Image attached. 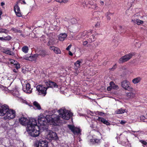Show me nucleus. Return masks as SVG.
I'll use <instances>...</instances> for the list:
<instances>
[{
    "label": "nucleus",
    "mask_w": 147,
    "mask_h": 147,
    "mask_svg": "<svg viewBox=\"0 0 147 147\" xmlns=\"http://www.w3.org/2000/svg\"><path fill=\"white\" fill-rule=\"evenodd\" d=\"M38 124L40 126V128L43 130H47L48 129V123H50L51 124L54 125H58L60 121L59 117L56 116L53 118L48 115L46 117H43L38 118Z\"/></svg>",
    "instance_id": "obj_1"
},
{
    "label": "nucleus",
    "mask_w": 147,
    "mask_h": 147,
    "mask_svg": "<svg viewBox=\"0 0 147 147\" xmlns=\"http://www.w3.org/2000/svg\"><path fill=\"white\" fill-rule=\"evenodd\" d=\"M30 124H28L27 127V131L29 136L35 138L38 136L40 134L39 129L38 130L35 129V127H38L37 125V121L35 119H31L30 120Z\"/></svg>",
    "instance_id": "obj_2"
},
{
    "label": "nucleus",
    "mask_w": 147,
    "mask_h": 147,
    "mask_svg": "<svg viewBox=\"0 0 147 147\" xmlns=\"http://www.w3.org/2000/svg\"><path fill=\"white\" fill-rule=\"evenodd\" d=\"M58 112L60 115V116H58L59 118H60V117H61L62 118L65 120L69 119L72 117L73 115L72 113L65 109H61L58 110Z\"/></svg>",
    "instance_id": "obj_3"
},
{
    "label": "nucleus",
    "mask_w": 147,
    "mask_h": 147,
    "mask_svg": "<svg viewBox=\"0 0 147 147\" xmlns=\"http://www.w3.org/2000/svg\"><path fill=\"white\" fill-rule=\"evenodd\" d=\"M6 114V115L4 117V118L5 120L13 119L16 116V114L15 111L11 109H9V107Z\"/></svg>",
    "instance_id": "obj_4"
},
{
    "label": "nucleus",
    "mask_w": 147,
    "mask_h": 147,
    "mask_svg": "<svg viewBox=\"0 0 147 147\" xmlns=\"http://www.w3.org/2000/svg\"><path fill=\"white\" fill-rule=\"evenodd\" d=\"M37 90L38 92V94L45 96L47 94V87H45L42 85H38L36 87Z\"/></svg>",
    "instance_id": "obj_5"
},
{
    "label": "nucleus",
    "mask_w": 147,
    "mask_h": 147,
    "mask_svg": "<svg viewBox=\"0 0 147 147\" xmlns=\"http://www.w3.org/2000/svg\"><path fill=\"white\" fill-rule=\"evenodd\" d=\"M68 127L74 135L80 136L81 135V130L80 128L72 125H68Z\"/></svg>",
    "instance_id": "obj_6"
},
{
    "label": "nucleus",
    "mask_w": 147,
    "mask_h": 147,
    "mask_svg": "<svg viewBox=\"0 0 147 147\" xmlns=\"http://www.w3.org/2000/svg\"><path fill=\"white\" fill-rule=\"evenodd\" d=\"M34 147H47L48 142L46 140H37L34 144Z\"/></svg>",
    "instance_id": "obj_7"
},
{
    "label": "nucleus",
    "mask_w": 147,
    "mask_h": 147,
    "mask_svg": "<svg viewBox=\"0 0 147 147\" xmlns=\"http://www.w3.org/2000/svg\"><path fill=\"white\" fill-rule=\"evenodd\" d=\"M121 86L125 90L132 91L133 88L131 86L129 82L126 80L123 81L121 83Z\"/></svg>",
    "instance_id": "obj_8"
},
{
    "label": "nucleus",
    "mask_w": 147,
    "mask_h": 147,
    "mask_svg": "<svg viewBox=\"0 0 147 147\" xmlns=\"http://www.w3.org/2000/svg\"><path fill=\"white\" fill-rule=\"evenodd\" d=\"M133 55L132 53H130L122 57L119 59V63H121L127 61L132 57Z\"/></svg>",
    "instance_id": "obj_9"
},
{
    "label": "nucleus",
    "mask_w": 147,
    "mask_h": 147,
    "mask_svg": "<svg viewBox=\"0 0 147 147\" xmlns=\"http://www.w3.org/2000/svg\"><path fill=\"white\" fill-rule=\"evenodd\" d=\"M8 107V106L6 105L0 104V116H3L6 114Z\"/></svg>",
    "instance_id": "obj_10"
},
{
    "label": "nucleus",
    "mask_w": 147,
    "mask_h": 147,
    "mask_svg": "<svg viewBox=\"0 0 147 147\" xmlns=\"http://www.w3.org/2000/svg\"><path fill=\"white\" fill-rule=\"evenodd\" d=\"M33 118H30L29 120L26 117H22L20 118H19V121L20 123L23 125H27V127L28 124H30V120Z\"/></svg>",
    "instance_id": "obj_11"
},
{
    "label": "nucleus",
    "mask_w": 147,
    "mask_h": 147,
    "mask_svg": "<svg viewBox=\"0 0 147 147\" xmlns=\"http://www.w3.org/2000/svg\"><path fill=\"white\" fill-rule=\"evenodd\" d=\"M47 137L50 140H57L58 138L56 132L51 131L47 135Z\"/></svg>",
    "instance_id": "obj_12"
},
{
    "label": "nucleus",
    "mask_w": 147,
    "mask_h": 147,
    "mask_svg": "<svg viewBox=\"0 0 147 147\" xmlns=\"http://www.w3.org/2000/svg\"><path fill=\"white\" fill-rule=\"evenodd\" d=\"M45 84L47 88H53L58 87V85L56 83L51 81H48L46 82Z\"/></svg>",
    "instance_id": "obj_13"
},
{
    "label": "nucleus",
    "mask_w": 147,
    "mask_h": 147,
    "mask_svg": "<svg viewBox=\"0 0 147 147\" xmlns=\"http://www.w3.org/2000/svg\"><path fill=\"white\" fill-rule=\"evenodd\" d=\"M25 84V87L23 86V90L24 92L27 93H31L32 92V89L31 88L30 84L29 83H27Z\"/></svg>",
    "instance_id": "obj_14"
},
{
    "label": "nucleus",
    "mask_w": 147,
    "mask_h": 147,
    "mask_svg": "<svg viewBox=\"0 0 147 147\" xmlns=\"http://www.w3.org/2000/svg\"><path fill=\"white\" fill-rule=\"evenodd\" d=\"M96 119L99 122H101L107 125H109L110 124V123L105 118L97 116H96Z\"/></svg>",
    "instance_id": "obj_15"
},
{
    "label": "nucleus",
    "mask_w": 147,
    "mask_h": 147,
    "mask_svg": "<svg viewBox=\"0 0 147 147\" xmlns=\"http://www.w3.org/2000/svg\"><path fill=\"white\" fill-rule=\"evenodd\" d=\"M18 3H17L14 6V10L16 16L18 17H20L22 16V14L21 13L20 7L18 5Z\"/></svg>",
    "instance_id": "obj_16"
},
{
    "label": "nucleus",
    "mask_w": 147,
    "mask_h": 147,
    "mask_svg": "<svg viewBox=\"0 0 147 147\" xmlns=\"http://www.w3.org/2000/svg\"><path fill=\"white\" fill-rule=\"evenodd\" d=\"M51 50H53L56 54H61V51L58 47L54 46H50L49 48Z\"/></svg>",
    "instance_id": "obj_17"
},
{
    "label": "nucleus",
    "mask_w": 147,
    "mask_h": 147,
    "mask_svg": "<svg viewBox=\"0 0 147 147\" xmlns=\"http://www.w3.org/2000/svg\"><path fill=\"white\" fill-rule=\"evenodd\" d=\"M88 33L87 31H85L79 34L80 38H83L84 39H86V38H88Z\"/></svg>",
    "instance_id": "obj_18"
},
{
    "label": "nucleus",
    "mask_w": 147,
    "mask_h": 147,
    "mask_svg": "<svg viewBox=\"0 0 147 147\" xmlns=\"http://www.w3.org/2000/svg\"><path fill=\"white\" fill-rule=\"evenodd\" d=\"M129 91L131 92L127 94V97L128 98H131L135 97L136 95V93L135 90L133 89V90Z\"/></svg>",
    "instance_id": "obj_19"
},
{
    "label": "nucleus",
    "mask_w": 147,
    "mask_h": 147,
    "mask_svg": "<svg viewBox=\"0 0 147 147\" xmlns=\"http://www.w3.org/2000/svg\"><path fill=\"white\" fill-rule=\"evenodd\" d=\"M38 57V54H35L32 55H30L29 61H36Z\"/></svg>",
    "instance_id": "obj_20"
},
{
    "label": "nucleus",
    "mask_w": 147,
    "mask_h": 147,
    "mask_svg": "<svg viewBox=\"0 0 147 147\" xmlns=\"http://www.w3.org/2000/svg\"><path fill=\"white\" fill-rule=\"evenodd\" d=\"M83 62V60L82 59H80L78 60L74 63L75 67H76V68L78 69L80 66V64L82 63Z\"/></svg>",
    "instance_id": "obj_21"
},
{
    "label": "nucleus",
    "mask_w": 147,
    "mask_h": 147,
    "mask_svg": "<svg viewBox=\"0 0 147 147\" xmlns=\"http://www.w3.org/2000/svg\"><path fill=\"white\" fill-rule=\"evenodd\" d=\"M12 95L16 97L20 98V94L19 92L16 89L13 90L12 92Z\"/></svg>",
    "instance_id": "obj_22"
},
{
    "label": "nucleus",
    "mask_w": 147,
    "mask_h": 147,
    "mask_svg": "<svg viewBox=\"0 0 147 147\" xmlns=\"http://www.w3.org/2000/svg\"><path fill=\"white\" fill-rule=\"evenodd\" d=\"M67 36V35L65 33L61 34L59 35L58 38L59 40L63 41L64 40Z\"/></svg>",
    "instance_id": "obj_23"
},
{
    "label": "nucleus",
    "mask_w": 147,
    "mask_h": 147,
    "mask_svg": "<svg viewBox=\"0 0 147 147\" xmlns=\"http://www.w3.org/2000/svg\"><path fill=\"white\" fill-rule=\"evenodd\" d=\"M39 53V54H38V56H40L42 57H44L47 55L46 51L44 50H40Z\"/></svg>",
    "instance_id": "obj_24"
},
{
    "label": "nucleus",
    "mask_w": 147,
    "mask_h": 147,
    "mask_svg": "<svg viewBox=\"0 0 147 147\" xmlns=\"http://www.w3.org/2000/svg\"><path fill=\"white\" fill-rule=\"evenodd\" d=\"M141 80V78L140 77H137L134 79L132 80V82L134 84H136L139 82Z\"/></svg>",
    "instance_id": "obj_25"
},
{
    "label": "nucleus",
    "mask_w": 147,
    "mask_h": 147,
    "mask_svg": "<svg viewBox=\"0 0 147 147\" xmlns=\"http://www.w3.org/2000/svg\"><path fill=\"white\" fill-rule=\"evenodd\" d=\"M96 39L95 37V35L94 34H92L90 36L88 40L90 42H91L94 41Z\"/></svg>",
    "instance_id": "obj_26"
},
{
    "label": "nucleus",
    "mask_w": 147,
    "mask_h": 147,
    "mask_svg": "<svg viewBox=\"0 0 147 147\" xmlns=\"http://www.w3.org/2000/svg\"><path fill=\"white\" fill-rule=\"evenodd\" d=\"M110 85L111 86L113 89H117L118 88V86L115 85L113 82H111L110 83Z\"/></svg>",
    "instance_id": "obj_27"
},
{
    "label": "nucleus",
    "mask_w": 147,
    "mask_h": 147,
    "mask_svg": "<svg viewBox=\"0 0 147 147\" xmlns=\"http://www.w3.org/2000/svg\"><path fill=\"white\" fill-rule=\"evenodd\" d=\"M33 105L36 107L37 109L40 110L41 107L40 104L36 101H35L33 102Z\"/></svg>",
    "instance_id": "obj_28"
},
{
    "label": "nucleus",
    "mask_w": 147,
    "mask_h": 147,
    "mask_svg": "<svg viewBox=\"0 0 147 147\" xmlns=\"http://www.w3.org/2000/svg\"><path fill=\"white\" fill-rule=\"evenodd\" d=\"M125 109H123L122 108L120 109L115 111L116 114H122L125 112Z\"/></svg>",
    "instance_id": "obj_29"
},
{
    "label": "nucleus",
    "mask_w": 147,
    "mask_h": 147,
    "mask_svg": "<svg viewBox=\"0 0 147 147\" xmlns=\"http://www.w3.org/2000/svg\"><path fill=\"white\" fill-rule=\"evenodd\" d=\"M28 48L27 46H24L22 48V51L25 53H27L28 51Z\"/></svg>",
    "instance_id": "obj_30"
},
{
    "label": "nucleus",
    "mask_w": 147,
    "mask_h": 147,
    "mask_svg": "<svg viewBox=\"0 0 147 147\" xmlns=\"http://www.w3.org/2000/svg\"><path fill=\"white\" fill-rule=\"evenodd\" d=\"M77 25L79 26V27H80V25L77 24L73 25L72 27V29H74V32L78 31L79 29V27H78Z\"/></svg>",
    "instance_id": "obj_31"
},
{
    "label": "nucleus",
    "mask_w": 147,
    "mask_h": 147,
    "mask_svg": "<svg viewBox=\"0 0 147 147\" xmlns=\"http://www.w3.org/2000/svg\"><path fill=\"white\" fill-rule=\"evenodd\" d=\"M87 0H82L81 1V3L82 5H83L84 7L86 6H87Z\"/></svg>",
    "instance_id": "obj_32"
},
{
    "label": "nucleus",
    "mask_w": 147,
    "mask_h": 147,
    "mask_svg": "<svg viewBox=\"0 0 147 147\" xmlns=\"http://www.w3.org/2000/svg\"><path fill=\"white\" fill-rule=\"evenodd\" d=\"M77 22V20L74 18L71 19L70 20V22L72 24H76Z\"/></svg>",
    "instance_id": "obj_33"
},
{
    "label": "nucleus",
    "mask_w": 147,
    "mask_h": 147,
    "mask_svg": "<svg viewBox=\"0 0 147 147\" xmlns=\"http://www.w3.org/2000/svg\"><path fill=\"white\" fill-rule=\"evenodd\" d=\"M107 16L106 17L107 19V20H110L111 19V18L110 17V15L111 14H113L109 12H107L106 13Z\"/></svg>",
    "instance_id": "obj_34"
},
{
    "label": "nucleus",
    "mask_w": 147,
    "mask_h": 147,
    "mask_svg": "<svg viewBox=\"0 0 147 147\" xmlns=\"http://www.w3.org/2000/svg\"><path fill=\"white\" fill-rule=\"evenodd\" d=\"M91 8L94 10H99L100 9L99 7H98L96 4L92 5Z\"/></svg>",
    "instance_id": "obj_35"
},
{
    "label": "nucleus",
    "mask_w": 147,
    "mask_h": 147,
    "mask_svg": "<svg viewBox=\"0 0 147 147\" xmlns=\"http://www.w3.org/2000/svg\"><path fill=\"white\" fill-rule=\"evenodd\" d=\"M136 20V24H137L138 25H140L141 24H143L144 22L141 20H140L139 19H137Z\"/></svg>",
    "instance_id": "obj_36"
},
{
    "label": "nucleus",
    "mask_w": 147,
    "mask_h": 147,
    "mask_svg": "<svg viewBox=\"0 0 147 147\" xmlns=\"http://www.w3.org/2000/svg\"><path fill=\"white\" fill-rule=\"evenodd\" d=\"M55 44V42L54 41H53L51 40H49L47 44V45L48 46L51 45H53Z\"/></svg>",
    "instance_id": "obj_37"
},
{
    "label": "nucleus",
    "mask_w": 147,
    "mask_h": 147,
    "mask_svg": "<svg viewBox=\"0 0 147 147\" xmlns=\"http://www.w3.org/2000/svg\"><path fill=\"white\" fill-rule=\"evenodd\" d=\"M90 141L91 142H93V143H96L98 144L100 142V140L97 139H94V140L91 139Z\"/></svg>",
    "instance_id": "obj_38"
},
{
    "label": "nucleus",
    "mask_w": 147,
    "mask_h": 147,
    "mask_svg": "<svg viewBox=\"0 0 147 147\" xmlns=\"http://www.w3.org/2000/svg\"><path fill=\"white\" fill-rule=\"evenodd\" d=\"M30 55L28 54H26L24 56L23 59L27 60L29 61Z\"/></svg>",
    "instance_id": "obj_39"
},
{
    "label": "nucleus",
    "mask_w": 147,
    "mask_h": 147,
    "mask_svg": "<svg viewBox=\"0 0 147 147\" xmlns=\"http://www.w3.org/2000/svg\"><path fill=\"white\" fill-rule=\"evenodd\" d=\"M75 71H74V75L75 76H77L78 75V74L79 73V70H78V68H76V67H75Z\"/></svg>",
    "instance_id": "obj_40"
},
{
    "label": "nucleus",
    "mask_w": 147,
    "mask_h": 147,
    "mask_svg": "<svg viewBox=\"0 0 147 147\" xmlns=\"http://www.w3.org/2000/svg\"><path fill=\"white\" fill-rule=\"evenodd\" d=\"M92 60V59L91 58H88L86 59V62H85V64H86V65H88V61H91Z\"/></svg>",
    "instance_id": "obj_41"
},
{
    "label": "nucleus",
    "mask_w": 147,
    "mask_h": 147,
    "mask_svg": "<svg viewBox=\"0 0 147 147\" xmlns=\"http://www.w3.org/2000/svg\"><path fill=\"white\" fill-rule=\"evenodd\" d=\"M0 40H9V39L8 38V37H5L4 38L0 37Z\"/></svg>",
    "instance_id": "obj_42"
},
{
    "label": "nucleus",
    "mask_w": 147,
    "mask_h": 147,
    "mask_svg": "<svg viewBox=\"0 0 147 147\" xmlns=\"http://www.w3.org/2000/svg\"><path fill=\"white\" fill-rule=\"evenodd\" d=\"M140 142L142 144L144 145H146L147 144V142L144 140H140Z\"/></svg>",
    "instance_id": "obj_43"
},
{
    "label": "nucleus",
    "mask_w": 147,
    "mask_h": 147,
    "mask_svg": "<svg viewBox=\"0 0 147 147\" xmlns=\"http://www.w3.org/2000/svg\"><path fill=\"white\" fill-rule=\"evenodd\" d=\"M15 65V67L17 69H18L20 67V65L18 63Z\"/></svg>",
    "instance_id": "obj_44"
},
{
    "label": "nucleus",
    "mask_w": 147,
    "mask_h": 147,
    "mask_svg": "<svg viewBox=\"0 0 147 147\" xmlns=\"http://www.w3.org/2000/svg\"><path fill=\"white\" fill-rule=\"evenodd\" d=\"M100 22H98L95 24V26L96 28H99L100 27Z\"/></svg>",
    "instance_id": "obj_45"
},
{
    "label": "nucleus",
    "mask_w": 147,
    "mask_h": 147,
    "mask_svg": "<svg viewBox=\"0 0 147 147\" xmlns=\"http://www.w3.org/2000/svg\"><path fill=\"white\" fill-rule=\"evenodd\" d=\"M97 114L98 115L102 116L104 114V113L101 112L97 111Z\"/></svg>",
    "instance_id": "obj_46"
},
{
    "label": "nucleus",
    "mask_w": 147,
    "mask_h": 147,
    "mask_svg": "<svg viewBox=\"0 0 147 147\" xmlns=\"http://www.w3.org/2000/svg\"><path fill=\"white\" fill-rule=\"evenodd\" d=\"M82 42H83V45L84 46H85L86 45H87V44L88 43V41L87 40H85V41H84V40H83L82 41Z\"/></svg>",
    "instance_id": "obj_47"
},
{
    "label": "nucleus",
    "mask_w": 147,
    "mask_h": 147,
    "mask_svg": "<svg viewBox=\"0 0 147 147\" xmlns=\"http://www.w3.org/2000/svg\"><path fill=\"white\" fill-rule=\"evenodd\" d=\"M6 31V30L5 29L0 28V33H5Z\"/></svg>",
    "instance_id": "obj_48"
},
{
    "label": "nucleus",
    "mask_w": 147,
    "mask_h": 147,
    "mask_svg": "<svg viewBox=\"0 0 147 147\" xmlns=\"http://www.w3.org/2000/svg\"><path fill=\"white\" fill-rule=\"evenodd\" d=\"M12 30L14 31V32H19V31H20V30H19L15 28H13Z\"/></svg>",
    "instance_id": "obj_49"
},
{
    "label": "nucleus",
    "mask_w": 147,
    "mask_h": 147,
    "mask_svg": "<svg viewBox=\"0 0 147 147\" xmlns=\"http://www.w3.org/2000/svg\"><path fill=\"white\" fill-rule=\"evenodd\" d=\"M72 45H69L68 47L66 48V50L67 51H69L70 48L71 47Z\"/></svg>",
    "instance_id": "obj_50"
},
{
    "label": "nucleus",
    "mask_w": 147,
    "mask_h": 147,
    "mask_svg": "<svg viewBox=\"0 0 147 147\" xmlns=\"http://www.w3.org/2000/svg\"><path fill=\"white\" fill-rule=\"evenodd\" d=\"M140 119L142 121L144 120L145 119V117L144 116H142L140 117Z\"/></svg>",
    "instance_id": "obj_51"
},
{
    "label": "nucleus",
    "mask_w": 147,
    "mask_h": 147,
    "mask_svg": "<svg viewBox=\"0 0 147 147\" xmlns=\"http://www.w3.org/2000/svg\"><path fill=\"white\" fill-rule=\"evenodd\" d=\"M112 89H113V88L112 87H111V86L107 88V90L109 91H111Z\"/></svg>",
    "instance_id": "obj_52"
},
{
    "label": "nucleus",
    "mask_w": 147,
    "mask_h": 147,
    "mask_svg": "<svg viewBox=\"0 0 147 147\" xmlns=\"http://www.w3.org/2000/svg\"><path fill=\"white\" fill-rule=\"evenodd\" d=\"M67 0H62V3H66L68 2Z\"/></svg>",
    "instance_id": "obj_53"
},
{
    "label": "nucleus",
    "mask_w": 147,
    "mask_h": 147,
    "mask_svg": "<svg viewBox=\"0 0 147 147\" xmlns=\"http://www.w3.org/2000/svg\"><path fill=\"white\" fill-rule=\"evenodd\" d=\"M137 19H132L131 20V21L133 22L134 23L136 24V20Z\"/></svg>",
    "instance_id": "obj_54"
},
{
    "label": "nucleus",
    "mask_w": 147,
    "mask_h": 147,
    "mask_svg": "<svg viewBox=\"0 0 147 147\" xmlns=\"http://www.w3.org/2000/svg\"><path fill=\"white\" fill-rule=\"evenodd\" d=\"M68 54L69 55L71 56H72L73 55V54L70 51H69Z\"/></svg>",
    "instance_id": "obj_55"
},
{
    "label": "nucleus",
    "mask_w": 147,
    "mask_h": 147,
    "mask_svg": "<svg viewBox=\"0 0 147 147\" xmlns=\"http://www.w3.org/2000/svg\"><path fill=\"white\" fill-rule=\"evenodd\" d=\"M62 0H55V1L58 3H62Z\"/></svg>",
    "instance_id": "obj_56"
},
{
    "label": "nucleus",
    "mask_w": 147,
    "mask_h": 147,
    "mask_svg": "<svg viewBox=\"0 0 147 147\" xmlns=\"http://www.w3.org/2000/svg\"><path fill=\"white\" fill-rule=\"evenodd\" d=\"M125 121H123V120H121V121L120 123L121 124H123L126 123Z\"/></svg>",
    "instance_id": "obj_57"
},
{
    "label": "nucleus",
    "mask_w": 147,
    "mask_h": 147,
    "mask_svg": "<svg viewBox=\"0 0 147 147\" xmlns=\"http://www.w3.org/2000/svg\"><path fill=\"white\" fill-rule=\"evenodd\" d=\"M10 63L11 64H13V62H14V60L12 59H11L10 60Z\"/></svg>",
    "instance_id": "obj_58"
},
{
    "label": "nucleus",
    "mask_w": 147,
    "mask_h": 147,
    "mask_svg": "<svg viewBox=\"0 0 147 147\" xmlns=\"http://www.w3.org/2000/svg\"><path fill=\"white\" fill-rule=\"evenodd\" d=\"M18 63V62L14 60V62H13V64L14 65H15Z\"/></svg>",
    "instance_id": "obj_59"
},
{
    "label": "nucleus",
    "mask_w": 147,
    "mask_h": 147,
    "mask_svg": "<svg viewBox=\"0 0 147 147\" xmlns=\"http://www.w3.org/2000/svg\"><path fill=\"white\" fill-rule=\"evenodd\" d=\"M116 64H115L112 67V69H115L116 68Z\"/></svg>",
    "instance_id": "obj_60"
},
{
    "label": "nucleus",
    "mask_w": 147,
    "mask_h": 147,
    "mask_svg": "<svg viewBox=\"0 0 147 147\" xmlns=\"http://www.w3.org/2000/svg\"><path fill=\"white\" fill-rule=\"evenodd\" d=\"M100 4L101 5H103L104 4V2L103 1H100Z\"/></svg>",
    "instance_id": "obj_61"
},
{
    "label": "nucleus",
    "mask_w": 147,
    "mask_h": 147,
    "mask_svg": "<svg viewBox=\"0 0 147 147\" xmlns=\"http://www.w3.org/2000/svg\"><path fill=\"white\" fill-rule=\"evenodd\" d=\"M5 5V3L3 2H1V5L2 6H3V5Z\"/></svg>",
    "instance_id": "obj_62"
},
{
    "label": "nucleus",
    "mask_w": 147,
    "mask_h": 147,
    "mask_svg": "<svg viewBox=\"0 0 147 147\" xmlns=\"http://www.w3.org/2000/svg\"><path fill=\"white\" fill-rule=\"evenodd\" d=\"M13 71L14 72H15V73L17 72V71H16V69H14L13 70Z\"/></svg>",
    "instance_id": "obj_63"
},
{
    "label": "nucleus",
    "mask_w": 147,
    "mask_h": 147,
    "mask_svg": "<svg viewBox=\"0 0 147 147\" xmlns=\"http://www.w3.org/2000/svg\"><path fill=\"white\" fill-rule=\"evenodd\" d=\"M22 2L24 3V4H26V3L25 1L24 0H23L22 1Z\"/></svg>",
    "instance_id": "obj_64"
}]
</instances>
